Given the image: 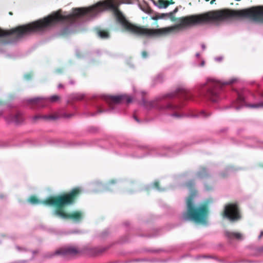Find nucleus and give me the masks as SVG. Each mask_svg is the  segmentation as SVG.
<instances>
[{
    "mask_svg": "<svg viewBox=\"0 0 263 263\" xmlns=\"http://www.w3.org/2000/svg\"><path fill=\"white\" fill-rule=\"evenodd\" d=\"M236 81V79L232 78L222 83L213 79H208L206 82L197 90V96L204 97L213 102H216L220 98L219 95L221 86L232 84Z\"/></svg>",
    "mask_w": 263,
    "mask_h": 263,
    "instance_id": "7",
    "label": "nucleus"
},
{
    "mask_svg": "<svg viewBox=\"0 0 263 263\" xmlns=\"http://www.w3.org/2000/svg\"><path fill=\"white\" fill-rule=\"evenodd\" d=\"M206 1H208L209 0H206Z\"/></svg>",
    "mask_w": 263,
    "mask_h": 263,
    "instance_id": "62",
    "label": "nucleus"
},
{
    "mask_svg": "<svg viewBox=\"0 0 263 263\" xmlns=\"http://www.w3.org/2000/svg\"><path fill=\"white\" fill-rule=\"evenodd\" d=\"M98 36L101 39H107L109 38V34L108 32L99 30L97 31Z\"/></svg>",
    "mask_w": 263,
    "mask_h": 263,
    "instance_id": "19",
    "label": "nucleus"
},
{
    "mask_svg": "<svg viewBox=\"0 0 263 263\" xmlns=\"http://www.w3.org/2000/svg\"><path fill=\"white\" fill-rule=\"evenodd\" d=\"M79 251L77 248L73 247L62 248L55 252V254L62 255H74L78 253Z\"/></svg>",
    "mask_w": 263,
    "mask_h": 263,
    "instance_id": "13",
    "label": "nucleus"
},
{
    "mask_svg": "<svg viewBox=\"0 0 263 263\" xmlns=\"http://www.w3.org/2000/svg\"><path fill=\"white\" fill-rule=\"evenodd\" d=\"M234 171V167L232 166H229L226 169V172L227 173H221L219 174L220 177L222 178L226 177L231 172H232Z\"/></svg>",
    "mask_w": 263,
    "mask_h": 263,
    "instance_id": "20",
    "label": "nucleus"
},
{
    "mask_svg": "<svg viewBox=\"0 0 263 263\" xmlns=\"http://www.w3.org/2000/svg\"><path fill=\"white\" fill-rule=\"evenodd\" d=\"M261 96L262 97H263V93H261Z\"/></svg>",
    "mask_w": 263,
    "mask_h": 263,
    "instance_id": "60",
    "label": "nucleus"
},
{
    "mask_svg": "<svg viewBox=\"0 0 263 263\" xmlns=\"http://www.w3.org/2000/svg\"><path fill=\"white\" fill-rule=\"evenodd\" d=\"M151 1L154 3V0H151Z\"/></svg>",
    "mask_w": 263,
    "mask_h": 263,
    "instance_id": "61",
    "label": "nucleus"
},
{
    "mask_svg": "<svg viewBox=\"0 0 263 263\" xmlns=\"http://www.w3.org/2000/svg\"><path fill=\"white\" fill-rule=\"evenodd\" d=\"M48 118H49V119H50V120H56L59 118V117L57 116L49 115Z\"/></svg>",
    "mask_w": 263,
    "mask_h": 263,
    "instance_id": "32",
    "label": "nucleus"
},
{
    "mask_svg": "<svg viewBox=\"0 0 263 263\" xmlns=\"http://www.w3.org/2000/svg\"><path fill=\"white\" fill-rule=\"evenodd\" d=\"M76 189H79L80 190V193L74 197L72 204L74 203L76 197L82 193V190L80 187H76ZM69 205V204L68 205ZM70 205H71V204ZM66 205H64L61 207H55L56 209L52 211V216L63 220H70L76 223H80L83 220L85 217V213L83 211L68 210L65 208Z\"/></svg>",
    "mask_w": 263,
    "mask_h": 263,
    "instance_id": "8",
    "label": "nucleus"
},
{
    "mask_svg": "<svg viewBox=\"0 0 263 263\" xmlns=\"http://www.w3.org/2000/svg\"><path fill=\"white\" fill-rule=\"evenodd\" d=\"M163 76L160 73L158 74L154 79V82L156 83H161L163 81Z\"/></svg>",
    "mask_w": 263,
    "mask_h": 263,
    "instance_id": "23",
    "label": "nucleus"
},
{
    "mask_svg": "<svg viewBox=\"0 0 263 263\" xmlns=\"http://www.w3.org/2000/svg\"><path fill=\"white\" fill-rule=\"evenodd\" d=\"M195 185L193 180H189L186 184L190 195L186 199L187 211L182 214V219L185 221H192L196 223H204L208 215L209 205L213 203L214 200L212 198H209L204 200L202 204L196 206L194 201L197 193Z\"/></svg>",
    "mask_w": 263,
    "mask_h": 263,
    "instance_id": "3",
    "label": "nucleus"
},
{
    "mask_svg": "<svg viewBox=\"0 0 263 263\" xmlns=\"http://www.w3.org/2000/svg\"><path fill=\"white\" fill-rule=\"evenodd\" d=\"M130 66L131 67H133V65H130Z\"/></svg>",
    "mask_w": 263,
    "mask_h": 263,
    "instance_id": "59",
    "label": "nucleus"
},
{
    "mask_svg": "<svg viewBox=\"0 0 263 263\" xmlns=\"http://www.w3.org/2000/svg\"><path fill=\"white\" fill-rule=\"evenodd\" d=\"M204 189L206 191H211L213 190V186L212 185H209L207 183L205 182L204 184Z\"/></svg>",
    "mask_w": 263,
    "mask_h": 263,
    "instance_id": "27",
    "label": "nucleus"
},
{
    "mask_svg": "<svg viewBox=\"0 0 263 263\" xmlns=\"http://www.w3.org/2000/svg\"><path fill=\"white\" fill-rule=\"evenodd\" d=\"M78 232H79V231H70V233H74V234H76V233H78Z\"/></svg>",
    "mask_w": 263,
    "mask_h": 263,
    "instance_id": "48",
    "label": "nucleus"
},
{
    "mask_svg": "<svg viewBox=\"0 0 263 263\" xmlns=\"http://www.w3.org/2000/svg\"><path fill=\"white\" fill-rule=\"evenodd\" d=\"M41 229H44V227L43 226H41Z\"/></svg>",
    "mask_w": 263,
    "mask_h": 263,
    "instance_id": "57",
    "label": "nucleus"
},
{
    "mask_svg": "<svg viewBox=\"0 0 263 263\" xmlns=\"http://www.w3.org/2000/svg\"><path fill=\"white\" fill-rule=\"evenodd\" d=\"M154 4L157 6V7H158L159 8H166L169 5H170V4L168 3V2H167V3H164V4H163V5H158L157 3L155 2V1H154Z\"/></svg>",
    "mask_w": 263,
    "mask_h": 263,
    "instance_id": "25",
    "label": "nucleus"
},
{
    "mask_svg": "<svg viewBox=\"0 0 263 263\" xmlns=\"http://www.w3.org/2000/svg\"><path fill=\"white\" fill-rule=\"evenodd\" d=\"M235 1H237V2H239V1H240L241 0H235Z\"/></svg>",
    "mask_w": 263,
    "mask_h": 263,
    "instance_id": "58",
    "label": "nucleus"
},
{
    "mask_svg": "<svg viewBox=\"0 0 263 263\" xmlns=\"http://www.w3.org/2000/svg\"><path fill=\"white\" fill-rule=\"evenodd\" d=\"M142 57L143 58H146L147 57V52L145 51L142 52Z\"/></svg>",
    "mask_w": 263,
    "mask_h": 263,
    "instance_id": "35",
    "label": "nucleus"
},
{
    "mask_svg": "<svg viewBox=\"0 0 263 263\" xmlns=\"http://www.w3.org/2000/svg\"><path fill=\"white\" fill-rule=\"evenodd\" d=\"M9 15H12V13L11 12H10L9 13Z\"/></svg>",
    "mask_w": 263,
    "mask_h": 263,
    "instance_id": "56",
    "label": "nucleus"
},
{
    "mask_svg": "<svg viewBox=\"0 0 263 263\" xmlns=\"http://www.w3.org/2000/svg\"><path fill=\"white\" fill-rule=\"evenodd\" d=\"M72 115L71 114H68V115H67V114H65L64 115V117H66V118H70L72 116Z\"/></svg>",
    "mask_w": 263,
    "mask_h": 263,
    "instance_id": "41",
    "label": "nucleus"
},
{
    "mask_svg": "<svg viewBox=\"0 0 263 263\" xmlns=\"http://www.w3.org/2000/svg\"><path fill=\"white\" fill-rule=\"evenodd\" d=\"M262 236H263V231H261L260 234L258 236V238H260Z\"/></svg>",
    "mask_w": 263,
    "mask_h": 263,
    "instance_id": "46",
    "label": "nucleus"
},
{
    "mask_svg": "<svg viewBox=\"0 0 263 263\" xmlns=\"http://www.w3.org/2000/svg\"><path fill=\"white\" fill-rule=\"evenodd\" d=\"M251 108H258L263 107V102H259L253 104H250L249 105Z\"/></svg>",
    "mask_w": 263,
    "mask_h": 263,
    "instance_id": "24",
    "label": "nucleus"
},
{
    "mask_svg": "<svg viewBox=\"0 0 263 263\" xmlns=\"http://www.w3.org/2000/svg\"><path fill=\"white\" fill-rule=\"evenodd\" d=\"M170 116L172 117H175L177 118H181V117H182L183 116V115L177 113V112H175V113L170 114Z\"/></svg>",
    "mask_w": 263,
    "mask_h": 263,
    "instance_id": "29",
    "label": "nucleus"
},
{
    "mask_svg": "<svg viewBox=\"0 0 263 263\" xmlns=\"http://www.w3.org/2000/svg\"><path fill=\"white\" fill-rule=\"evenodd\" d=\"M126 95H120L117 96H108L106 98V100L110 106V108L107 109H99L98 111L95 113L90 114V116H95L97 114L102 113L105 112H109L110 110L114 109V107L112 106V104H120L123 102V101L125 100Z\"/></svg>",
    "mask_w": 263,
    "mask_h": 263,
    "instance_id": "11",
    "label": "nucleus"
},
{
    "mask_svg": "<svg viewBox=\"0 0 263 263\" xmlns=\"http://www.w3.org/2000/svg\"><path fill=\"white\" fill-rule=\"evenodd\" d=\"M58 88H62L63 87V85L62 84H59V85H58Z\"/></svg>",
    "mask_w": 263,
    "mask_h": 263,
    "instance_id": "50",
    "label": "nucleus"
},
{
    "mask_svg": "<svg viewBox=\"0 0 263 263\" xmlns=\"http://www.w3.org/2000/svg\"><path fill=\"white\" fill-rule=\"evenodd\" d=\"M80 193L79 189H73L67 194L50 195L43 200H40L32 196L28 198V201L32 204H43L54 208L61 207L64 205L72 204L74 197Z\"/></svg>",
    "mask_w": 263,
    "mask_h": 263,
    "instance_id": "6",
    "label": "nucleus"
},
{
    "mask_svg": "<svg viewBox=\"0 0 263 263\" xmlns=\"http://www.w3.org/2000/svg\"><path fill=\"white\" fill-rule=\"evenodd\" d=\"M69 84H71V85L74 84V81H73V80H70V81H69Z\"/></svg>",
    "mask_w": 263,
    "mask_h": 263,
    "instance_id": "49",
    "label": "nucleus"
},
{
    "mask_svg": "<svg viewBox=\"0 0 263 263\" xmlns=\"http://www.w3.org/2000/svg\"><path fill=\"white\" fill-rule=\"evenodd\" d=\"M204 64H205L204 61V60H203V61L201 62V64H200V66H203L204 65Z\"/></svg>",
    "mask_w": 263,
    "mask_h": 263,
    "instance_id": "47",
    "label": "nucleus"
},
{
    "mask_svg": "<svg viewBox=\"0 0 263 263\" xmlns=\"http://www.w3.org/2000/svg\"><path fill=\"white\" fill-rule=\"evenodd\" d=\"M55 72L57 73V74H61L62 73V70L60 68H58V69H56L55 70Z\"/></svg>",
    "mask_w": 263,
    "mask_h": 263,
    "instance_id": "36",
    "label": "nucleus"
},
{
    "mask_svg": "<svg viewBox=\"0 0 263 263\" xmlns=\"http://www.w3.org/2000/svg\"><path fill=\"white\" fill-rule=\"evenodd\" d=\"M212 115L211 112L206 113L204 110H201L199 114L198 115L199 116H202L204 118H208L210 117Z\"/></svg>",
    "mask_w": 263,
    "mask_h": 263,
    "instance_id": "26",
    "label": "nucleus"
},
{
    "mask_svg": "<svg viewBox=\"0 0 263 263\" xmlns=\"http://www.w3.org/2000/svg\"><path fill=\"white\" fill-rule=\"evenodd\" d=\"M222 60V57H216L215 58V60L218 62H220Z\"/></svg>",
    "mask_w": 263,
    "mask_h": 263,
    "instance_id": "37",
    "label": "nucleus"
},
{
    "mask_svg": "<svg viewBox=\"0 0 263 263\" xmlns=\"http://www.w3.org/2000/svg\"><path fill=\"white\" fill-rule=\"evenodd\" d=\"M134 118L138 123H140V120L136 116H134Z\"/></svg>",
    "mask_w": 263,
    "mask_h": 263,
    "instance_id": "42",
    "label": "nucleus"
},
{
    "mask_svg": "<svg viewBox=\"0 0 263 263\" xmlns=\"http://www.w3.org/2000/svg\"><path fill=\"white\" fill-rule=\"evenodd\" d=\"M246 18L255 23L263 24V5L246 8Z\"/></svg>",
    "mask_w": 263,
    "mask_h": 263,
    "instance_id": "9",
    "label": "nucleus"
},
{
    "mask_svg": "<svg viewBox=\"0 0 263 263\" xmlns=\"http://www.w3.org/2000/svg\"><path fill=\"white\" fill-rule=\"evenodd\" d=\"M41 118H42L41 116H35L33 118V119L34 120H36L37 119H41Z\"/></svg>",
    "mask_w": 263,
    "mask_h": 263,
    "instance_id": "39",
    "label": "nucleus"
},
{
    "mask_svg": "<svg viewBox=\"0 0 263 263\" xmlns=\"http://www.w3.org/2000/svg\"><path fill=\"white\" fill-rule=\"evenodd\" d=\"M96 189H99V188H100V186H96Z\"/></svg>",
    "mask_w": 263,
    "mask_h": 263,
    "instance_id": "55",
    "label": "nucleus"
},
{
    "mask_svg": "<svg viewBox=\"0 0 263 263\" xmlns=\"http://www.w3.org/2000/svg\"><path fill=\"white\" fill-rule=\"evenodd\" d=\"M130 223L129 221H125L123 223V225L125 228H127L129 227Z\"/></svg>",
    "mask_w": 263,
    "mask_h": 263,
    "instance_id": "34",
    "label": "nucleus"
},
{
    "mask_svg": "<svg viewBox=\"0 0 263 263\" xmlns=\"http://www.w3.org/2000/svg\"><path fill=\"white\" fill-rule=\"evenodd\" d=\"M48 100V98L37 97L28 99L26 101L28 104L36 105L37 107H44L46 106Z\"/></svg>",
    "mask_w": 263,
    "mask_h": 263,
    "instance_id": "12",
    "label": "nucleus"
},
{
    "mask_svg": "<svg viewBox=\"0 0 263 263\" xmlns=\"http://www.w3.org/2000/svg\"><path fill=\"white\" fill-rule=\"evenodd\" d=\"M215 2V0H212L211 2V4H213Z\"/></svg>",
    "mask_w": 263,
    "mask_h": 263,
    "instance_id": "52",
    "label": "nucleus"
},
{
    "mask_svg": "<svg viewBox=\"0 0 263 263\" xmlns=\"http://www.w3.org/2000/svg\"><path fill=\"white\" fill-rule=\"evenodd\" d=\"M4 197V196L2 194H0V199H2Z\"/></svg>",
    "mask_w": 263,
    "mask_h": 263,
    "instance_id": "53",
    "label": "nucleus"
},
{
    "mask_svg": "<svg viewBox=\"0 0 263 263\" xmlns=\"http://www.w3.org/2000/svg\"><path fill=\"white\" fill-rule=\"evenodd\" d=\"M196 95L183 87H178L174 91L158 96L155 99L146 101L142 98L141 105L147 110L156 108L160 111L175 110L181 108V105L174 104L165 101L166 98L172 99L175 97L181 98L185 100H193Z\"/></svg>",
    "mask_w": 263,
    "mask_h": 263,
    "instance_id": "4",
    "label": "nucleus"
},
{
    "mask_svg": "<svg viewBox=\"0 0 263 263\" xmlns=\"http://www.w3.org/2000/svg\"><path fill=\"white\" fill-rule=\"evenodd\" d=\"M200 55V54L199 53H196L195 56L197 57V58H198Z\"/></svg>",
    "mask_w": 263,
    "mask_h": 263,
    "instance_id": "51",
    "label": "nucleus"
},
{
    "mask_svg": "<svg viewBox=\"0 0 263 263\" xmlns=\"http://www.w3.org/2000/svg\"><path fill=\"white\" fill-rule=\"evenodd\" d=\"M225 235L230 239H236L241 240L242 238V236L240 233H235L233 231H226Z\"/></svg>",
    "mask_w": 263,
    "mask_h": 263,
    "instance_id": "16",
    "label": "nucleus"
},
{
    "mask_svg": "<svg viewBox=\"0 0 263 263\" xmlns=\"http://www.w3.org/2000/svg\"><path fill=\"white\" fill-rule=\"evenodd\" d=\"M201 48L203 50H205V45L204 44H201Z\"/></svg>",
    "mask_w": 263,
    "mask_h": 263,
    "instance_id": "44",
    "label": "nucleus"
},
{
    "mask_svg": "<svg viewBox=\"0 0 263 263\" xmlns=\"http://www.w3.org/2000/svg\"><path fill=\"white\" fill-rule=\"evenodd\" d=\"M197 176L201 179L208 178L211 177V175L208 173V171L204 167H202L197 172Z\"/></svg>",
    "mask_w": 263,
    "mask_h": 263,
    "instance_id": "15",
    "label": "nucleus"
},
{
    "mask_svg": "<svg viewBox=\"0 0 263 263\" xmlns=\"http://www.w3.org/2000/svg\"><path fill=\"white\" fill-rule=\"evenodd\" d=\"M91 192L93 193H99L105 192H116L118 187H124L123 192L127 194H133L138 191V183L134 182H121L118 179H111L105 184H103L99 181H95L90 185ZM139 189V191H142Z\"/></svg>",
    "mask_w": 263,
    "mask_h": 263,
    "instance_id": "5",
    "label": "nucleus"
},
{
    "mask_svg": "<svg viewBox=\"0 0 263 263\" xmlns=\"http://www.w3.org/2000/svg\"><path fill=\"white\" fill-rule=\"evenodd\" d=\"M166 16L168 17V13H157L155 15L152 16V19L153 20H158L159 19H163Z\"/></svg>",
    "mask_w": 263,
    "mask_h": 263,
    "instance_id": "21",
    "label": "nucleus"
},
{
    "mask_svg": "<svg viewBox=\"0 0 263 263\" xmlns=\"http://www.w3.org/2000/svg\"><path fill=\"white\" fill-rule=\"evenodd\" d=\"M237 101L238 102V103H240L241 104L238 106H235V109L236 110H239L240 108H241L243 106V103L245 102L244 97L240 94H238L237 98Z\"/></svg>",
    "mask_w": 263,
    "mask_h": 263,
    "instance_id": "17",
    "label": "nucleus"
},
{
    "mask_svg": "<svg viewBox=\"0 0 263 263\" xmlns=\"http://www.w3.org/2000/svg\"><path fill=\"white\" fill-rule=\"evenodd\" d=\"M178 11V8H176L173 11L168 13V18H170L172 21H175L174 14Z\"/></svg>",
    "mask_w": 263,
    "mask_h": 263,
    "instance_id": "22",
    "label": "nucleus"
},
{
    "mask_svg": "<svg viewBox=\"0 0 263 263\" xmlns=\"http://www.w3.org/2000/svg\"><path fill=\"white\" fill-rule=\"evenodd\" d=\"M60 99V97L58 95H53L49 98L50 101L51 102H55Z\"/></svg>",
    "mask_w": 263,
    "mask_h": 263,
    "instance_id": "28",
    "label": "nucleus"
},
{
    "mask_svg": "<svg viewBox=\"0 0 263 263\" xmlns=\"http://www.w3.org/2000/svg\"><path fill=\"white\" fill-rule=\"evenodd\" d=\"M76 55L78 58H81L80 54L78 50H76Z\"/></svg>",
    "mask_w": 263,
    "mask_h": 263,
    "instance_id": "40",
    "label": "nucleus"
},
{
    "mask_svg": "<svg viewBox=\"0 0 263 263\" xmlns=\"http://www.w3.org/2000/svg\"><path fill=\"white\" fill-rule=\"evenodd\" d=\"M168 2L167 0H158V3L159 4L158 5H163L164 3Z\"/></svg>",
    "mask_w": 263,
    "mask_h": 263,
    "instance_id": "31",
    "label": "nucleus"
},
{
    "mask_svg": "<svg viewBox=\"0 0 263 263\" xmlns=\"http://www.w3.org/2000/svg\"><path fill=\"white\" fill-rule=\"evenodd\" d=\"M126 103H130L132 102V98L130 97H127V96H126Z\"/></svg>",
    "mask_w": 263,
    "mask_h": 263,
    "instance_id": "33",
    "label": "nucleus"
},
{
    "mask_svg": "<svg viewBox=\"0 0 263 263\" xmlns=\"http://www.w3.org/2000/svg\"><path fill=\"white\" fill-rule=\"evenodd\" d=\"M54 25L52 14L36 21L20 26L10 30L0 28V45H15L26 35L42 32Z\"/></svg>",
    "mask_w": 263,
    "mask_h": 263,
    "instance_id": "2",
    "label": "nucleus"
},
{
    "mask_svg": "<svg viewBox=\"0 0 263 263\" xmlns=\"http://www.w3.org/2000/svg\"><path fill=\"white\" fill-rule=\"evenodd\" d=\"M223 217L231 222H236L241 219L238 208L236 204L229 203L224 206Z\"/></svg>",
    "mask_w": 263,
    "mask_h": 263,
    "instance_id": "10",
    "label": "nucleus"
},
{
    "mask_svg": "<svg viewBox=\"0 0 263 263\" xmlns=\"http://www.w3.org/2000/svg\"><path fill=\"white\" fill-rule=\"evenodd\" d=\"M168 187L166 188H160L159 186L158 181H155V182L151 183V184L146 185L145 187V190L147 191H149L152 190H156L159 192H163L168 189Z\"/></svg>",
    "mask_w": 263,
    "mask_h": 263,
    "instance_id": "14",
    "label": "nucleus"
},
{
    "mask_svg": "<svg viewBox=\"0 0 263 263\" xmlns=\"http://www.w3.org/2000/svg\"><path fill=\"white\" fill-rule=\"evenodd\" d=\"M257 251L259 253L263 252V246L257 248Z\"/></svg>",
    "mask_w": 263,
    "mask_h": 263,
    "instance_id": "38",
    "label": "nucleus"
},
{
    "mask_svg": "<svg viewBox=\"0 0 263 263\" xmlns=\"http://www.w3.org/2000/svg\"><path fill=\"white\" fill-rule=\"evenodd\" d=\"M168 1V3L170 4V5H172V4H174V2L173 1V0H170Z\"/></svg>",
    "mask_w": 263,
    "mask_h": 263,
    "instance_id": "45",
    "label": "nucleus"
},
{
    "mask_svg": "<svg viewBox=\"0 0 263 263\" xmlns=\"http://www.w3.org/2000/svg\"><path fill=\"white\" fill-rule=\"evenodd\" d=\"M11 121L16 124H18L23 121V119L19 114H17L12 117Z\"/></svg>",
    "mask_w": 263,
    "mask_h": 263,
    "instance_id": "18",
    "label": "nucleus"
},
{
    "mask_svg": "<svg viewBox=\"0 0 263 263\" xmlns=\"http://www.w3.org/2000/svg\"><path fill=\"white\" fill-rule=\"evenodd\" d=\"M16 248L19 251L21 250V248L19 247H17Z\"/></svg>",
    "mask_w": 263,
    "mask_h": 263,
    "instance_id": "54",
    "label": "nucleus"
},
{
    "mask_svg": "<svg viewBox=\"0 0 263 263\" xmlns=\"http://www.w3.org/2000/svg\"><path fill=\"white\" fill-rule=\"evenodd\" d=\"M133 1L120 0L118 5L130 4L132 3ZM118 6L112 1H106L99 2L87 8H74L71 13L67 15H62L58 12H54L52 13V15L54 25L59 22H66L69 24L68 26L61 29L60 34L63 36H66L75 32L73 27L79 25L78 22V19L84 18L87 21H89L107 10L114 11L118 21L126 30L137 35L146 36L167 35L175 31H179L188 26L204 24L211 22H221L229 19V9H221L179 17L177 18L179 23L170 27L158 29H147L130 24L122 13L118 9Z\"/></svg>",
    "mask_w": 263,
    "mask_h": 263,
    "instance_id": "1",
    "label": "nucleus"
},
{
    "mask_svg": "<svg viewBox=\"0 0 263 263\" xmlns=\"http://www.w3.org/2000/svg\"><path fill=\"white\" fill-rule=\"evenodd\" d=\"M32 75L31 73H26L24 74V78L26 80L29 81V80H31V79L32 78Z\"/></svg>",
    "mask_w": 263,
    "mask_h": 263,
    "instance_id": "30",
    "label": "nucleus"
},
{
    "mask_svg": "<svg viewBox=\"0 0 263 263\" xmlns=\"http://www.w3.org/2000/svg\"><path fill=\"white\" fill-rule=\"evenodd\" d=\"M48 117H49V116H41L42 118V119H49Z\"/></svg>",
    "mask_w": 263,
    "mask_h": 263,
    "instance_id": "43",
    "label": "nucleus"
}]
</instances>
